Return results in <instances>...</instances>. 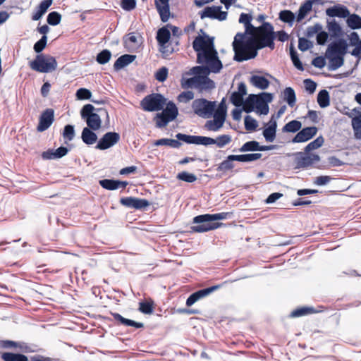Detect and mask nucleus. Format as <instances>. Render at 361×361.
Here are the masks:
<instances>
[{
    "label": "nucleus",
    "mask_w": 361,
    "mask_h": 361,
    "mask_svg": "<svg viewBox=\"0 0 361 361\" xmlns=\"http://www.w3.org/2000/svg\"><path fill=\"white\" fill-rule=\"evenodd\" d=\"M249 35L252 36L261 49L265 47L274 49L275 32L270 23L264 22L262 25L255 27Z\"/></svg>",
    "instance_id": "obj_3"
},
{
    "label": "nucleus",
    "mask_w": 361,
    "mask_h": 361,
    "mask_svg": "<svg viewBox=\"0 0 361 361\" xmlns=\"http://www.w3.org/2000/svg\"><path fill=\"white\" fill-rule=\"evenodd\" d=\"M257 94H250L243 103V109L246 113H250L254 111L256 104Z\"/></svg>",
    "instance_id": "obj_37"
},
{
    "label": "nucleus",
    "mask_w": 361,
    "mask_h": 361,
    "mask_svg": "<svg viewBox=\"0 0 361 361\" xmlns=\"http://www.w3.org/2000/svg\"><path fill=\"white\" fill-rule=\"evenodd\" d=\"M171 37L170 31L166 27L160 28L157 35V39L160 45V51L163 54L169 55V51L166 50L167 46L166 44L169 41Z\"/></svg>",
    "instance_id": "obj_22"
},
{
    "label": "nucleus",
    "mask_w": 361,
    "mask_h": 361,
    "mask_svg": "<svg viewBox=\"0 0 361 361\" xmlns=\"http://www.w3.org/2000/svg\"><path fill=\"white\" fill-rule=\"evenodd\" d=\"M194 93L192 91H185L181 92L177 97L178 102L188 103L190 100L193 99Z\"/></svg>",
    "instance_id": "obj_57"
},
{
    "label": "nucleus",
    "mask_w": 361,
    "mask_h": 361,
    "mask_svg": "<svg viewBox=\"0 0 361 361\" xmlns=\"http://www.w3.org/2000/svg\"><path fill=\"white\" fill-rule=\"evenodd\" d=\"M166 99L159 93H153L145 97L140 102L141 108L145 111H157L163 109Z\"/></svg>",
    "instance_id": "obj_7"
},
{
    "label": "nucleus",
    "mask_w": 361,
    "mask_h": 361,
    "mask_svg": "<svg viewBox=\"0 0 361 361\" xmlns=\"http://www.w3.org/2000/svg\"><path fill=\"white\" fill-rule=\"evenodd\" d=\"M295 18V16L291 11L283 10L279 13V19L284 23L292 25Z\"/></svg>",
    "instance_id": "obj_46"
},
{
    "label": "nucleus",
    "mask_w": 361,
    "mask_h": 361,
    "mask_svg": "<svg viewBox=\"0 0 361 361\" xmlns=\"http://www.w3.org/2000/svg\"><path fill=\"white\" fill-rule=\"evenodd\" d=\"M63 136L68 141H71L75 136L74 127L71 125H66L64 127Z\"/></svg>",
    "instance_id": "obj_59"
},
{
    "label": "nucleus",
    "mask_w": 361,
    "mask_h": 361,
    "mask_svg": "<svg viewBox=\"0 0 361 361\" xmlns=\"http://www.w3.org/2000/svg\"><path fill=\"white\" fill-rule=\"evenodd\" d=\"M317 102L322 108H325L330 104V97L327 90H322L318 93Z\"/></svg>",
    "instance_id": "obj_41"
},
{
    "label": "nucleus",
    "mask_w": 361,
    "mask_h": 361,
    "mask_svg": "<svg viewBox=\"0 0 361 361\" xmlns=\"http://www.w3.org/2000/svg\"><path fill=\"white\" fill-rule=\"evenodd\" d=\"M283 99L288 104L293 107L295 104L296 96L294 90L292 87H286L283 91Z\"/></svg>",
    "instance_id": "obj_39"
},
{
    "label": "nucleus",
    "mask_w": 361,
    "mask_h": 361,
    "mask_svg": "<svg viewBox=\"0 0 361 361\" xmlns=\"http://www.w3.org/2000/svg\"><path fill=\"white\" fill-rule=\"evenodd\" d=\"M127 181H121L112 179H104L99 180V185L104 189L114 190L119 188H126L128 185Z\"/></svg>",
    "instance_id": "obj_23"
},
{
    "label": "nucleus",
    "mask_w": 361,
    "mask_h": 361,
    "mask_svg": "<svg viewBox=\"0 0 361 361\" xmlns=\"http://www.w3.org/2000/svg\"><path fill=\"white\" fill-rule=\"evenodd\" d=\"M324 140L322 136H319L314 140L310 142L305 147V152L306 153L310 152L312 150L317 149L322 147L324 144Z\"/></svg>",
    "instance_id": "obj_45"
},
{
    "label": "nucleus",
    "mask_w": 361,
    "mask_h": 361,
    "mask_svg": "<svg viewBox=\"0 0 361 361\" xmlns=\"http://www.w3.org/2000/svg\"><path fill=\"white\" fill-rule=\"evenodd\" d=\"M227 216L228 213L226 212L198 215L193 219V223L198 225L192 226L191 229L196 233H204L216 229L223 224L214 222V221L225 219L227 218Z\"/></svg>",
    "instance_id": "obj_4"
},
{
    "label": "nucleus",
    "mask_w": 361,
    "mask_h": 361,
    "mask_svg": "<svg viewBox=\"0 0 361 361\" xmlns=\"http://www.w3.org/2000/svg\"><path fill=\"white\" fill-rule=\"evenodd\" d=\"M111 56V52L107 49H104L97 54V61L100 64H105L110 60Z\"/></svg>",
    "instance_id": "obj_53"
},
{
    "label": "nucleus",
    "mask_w": 361,
    "mask_h": 361,
    "mask_svg": "<svg viewBox=\"0 0 361 361\" xmlns=\"http://www.w3.org/2000/svg\"><path fill=\"white\" fill-rule=\"evenodd\" d=\"M91 96V92L86 88H80L76 92V97L78 99H89Z\"/></svg>",
    "instance_id": "obj_63"
},
{
    "label": "nucleus",
    "mask_w": 361,
    "mask_h": 361,
    "mask_svg": "<svg viewBox=\"0 0 361 361\" xmlns=\"http://www.w3.org/2000/svg\"><path fill=\"white\" fill-rule=\"evenodd\" d=\"M230 100L233 105L238 107L242 106L243 103V96L234 92L231 94Z\"/></svg>",
    "instance_id": "obj_61"
},
{
    "label": "nucleus",
    "mask_w": 361,
    "mask_h": 361,
    "mask_svg": "<svg viewBox=\"0 0 361 361\" xmlns=\"http://www.w3.org/2000/svg\"><path fill=\"white\" fill-rule=\"evenodd\" d=\"M294 156L295 169H306L320 161L319 156L314 153L300 152L295 153Z\"/></svg>",
    "instance_id": "obj_11"
},
{
    "label": "nucleus",
    "mask_w": 361,
    "mask_h": 361,
    "mask_svg": "<svg viewBox=\"0 0 361 361\" xmlns=\"http://www.w3.org/2000/svg\"><path fill=\"white\" fill-rule=\"evenodd\" d=\"M250 82L256 87L265 90L269 85V81L264 76L261 75H252L250 78Z\"/></svg>",
    "instance_id": "obj_32"
},
{
    "label": "nucleus",
    "mask_w": 361,
    "mask_h": 361,
    "mask_svg": "<svg viewBox=\"0 0 361 361\" xmlns=\"http://www.w3.org/2000/svg\"><path fill=\"white\" fill-rule=\"evenodd\" d=\"M277 123L274 116L270 119L268 126L263 130V135L268 142H273L276 138Z\"/></svg>",
    "instance_id": "obj_26"
},
{
    "label": "nucleus",
    "mask_w": 361,
    "mask_h": 361,
    "mask_svg": "<svg viewBox=\"0 0 361 361\" xmlns=\"http://www.w3.org/2000/svg\"><path fill=\"white\" fill-rule=\"evenodd\" d=\"M177 178L178 180L187 182V183H193L196 181L197 176L193 174L188 173L187 171H183L180 173H178L177 175Z\"/></svg>",
    "instance_id": "obj_51"
},
{
    "label": "nucleus",
    "mask_w": 361,
    "mask_h": 361,
    "mask_svg": "<svg viewBox=\"0 0 361 361\" xmlns=\"http://www.w3.org/2000/svg\"><path fill=\"white\" fill-rule=\"evenodd\" d=\"M192 107L195 114L202 118H209L214 112L216 102L197 99L193 101Z\"/></svg>",
    "instance_id": "obj_9"
},
{
    "label": "nucleus",
    "mask_w": 361,
    "mask_h": 361,
    "mask_svg": "<svg viewBox=\"0 0 361 361\" xmlns=\"http://www.w3.org/2000/svg\"><path fill=\"white\" fill-rule=\"evenodd\" d=\"M169 1L170 0H154L156 9L163 23L167 22L171 16Z\"/></svg>",
    "instance_id": "obj_20"
},
{
    "label": "nucleus",
    "mask_w": 361,
    "mask_h": 361,
    "mask_svg": "<svg viewBox=\"0 0 361 361\" xmlns=\"http://www.w3.org/2000/svg\"><path fill=\"white\" fill-rule=\"evenodd\" d=\"M180 85L183 89H189L195 87L202 92L204 90H210L214 88V82L207 75H195L190 78L182 77Z\"/></svg>",
    "instance_id": "obj_6"
},
{
    "label": "nucleus",
    "mask_w": 361,
    "mask_h": 361,
    "mask_svg": "<svg viewBox=\"0 0 361 361\" xmlns=\"http://www.w3.org/2000/svg\"><path fill=\"white\" fill-rule=\"evenodd\" d=\"M329 59V69L334 71L341 67L344 63V57L342 56H334L326 54Z\"/></svg>",
    "instance_id": "obj_31"
},
{
    "label": "nucleus",
    "mask_w": 361,
    "mask_h": 361,
    "mask_svg": "<svg viewBox=\"0 0 361 361\" xmlns=\"http://www.w3.org/2000/svg\"><path fill=\"white\" fill-rule=\"evenodd\" d=\"M29 66L32 70L37 72L50 73L56 69L57 61L54 56L39 54L29 63Z\"/></svg>",
    "instance_id": "obj_5"
},
{
    "label": "nucleus",
    "mask_w": 361,
    "mask_h": 361,
    "mask_svg": "<svg viewBox=\"0 0 361 361\" xmlns=\"http://www.w3.org/2000/svg\"><path fill=\"white\" fill-rule=\"evenodd\" d=\"M156 146L166 145L172 148H179L181 146V142L177 140L162 138L155 141L154 143Z\"/></svg>",
    "instance_id": "obj_40"
},
{
    "label": "nucleus",
    "mask_w": 361,
    "mask_h": 361,
    "mask_svg": "<svg viewBox=\"0 0 361 361\" xmlns=\"http://www.w3.org/2000/svg\"><path fill=\"white\" fill-rule=\"evenodd\" d=\"M315 312L313 307H300L293 310L290 314V317H300L302 316L311 314Z\"/></svg>",
    "instance_id": "obj_36"
},
{
    "label": "nucleus",
    "mask_w": 361,
    "mask_h": 361,
    "mask_svg": "<svg viewBox=\"0 0 361 361\" xmlns=\"http://www.w3.org/2000/svg\"><path fill=\"white\" fill-rule=\"evenodd\" d=\"M262 155L260 153H255L235 155V157H231V158L232 159H236V161L240 162H250L259 159L262 157Z\"/></svg>",
    "instance_id": "obj_35"
},
{
    "label": "nucleus",
    "mask_w": 361,
    "mask_h": 361,
    "mask_svg": "<svg viewBox=\"0 0 361 361\" xmlns=\"http://www.w3.org/2000/svg\"><path fill=\"white\" fill-rule=\"evenodd\" d=\"M348 44L346 42L341 39L336 42L331 43L326 50V54L334 56H342L344 57L347 53Z\"/></svg>",
    "instance_id": "obj_19"
},
{
    "label": "nucleus",
    "mask_w": 361,
    "mask_h": 361,
    "mask_svg": "<svg viewBox=\"0 0 361 361\" xmlns=\"http://www.w3.org/2000/svg\"><path fill=\"white\" fill-rule=\"evenodd\" d=\"M231 157H235V155H229L226 159L220 163L216 169L218 171L226 172L229 170H232L234 168L233 161L236 159H232Z\"/></svg>",
    "instance_id": "obj_42"
},
{
    "label": "nucleus",
    "mask_w": 361,
    "mask_h": 361,
    "mask_svg": "<svg viewBox=\"0 0 361 361\" xmlns=\"http://www.w3.org/2000/svg\"><path fill=\"white\" fill-rule=\"evenodd\" d=\"M178 114V111L176 104L169 102L162 112L157 114L154 117L156 126L158 128L165 127L169 122L176 119Z\"/></svg>",
    "instance_id": "obj_8"
},
{
    "label": "nucleus",
    "mask_w": 361,
    "mask_h": 361,
    "mask_svg": "<svg viewBox=\"0 0 361 361\" xmlns=\"http://www.w3.org/2000/svg\"><path fill=\"white\" fill-rule=\"evenodd\" d=\"M221 287V285L213 286L204 289L199 290L193 293H192L186 300V305L190 307L195 302L198 301L199 300L207 297L210 293L214 292V290L219 289Z\"/></svg>",
    "instance_id": "obj_17"
},
{
    "label": "nucleus",
    "mask_w": 361,
    "mask_h": 361,
    "mask_svg": "<svg viewBox=\"0 0 361 361\" xmlns=\"http://www.w3.org/2000/svg\"><path fill=\"white\" fill-rule=\"evenodd\" d=\"M312 46V43L310 40H308L304 37L299 38L298 48L300 50H301L302 51H307V49L311 48Z\"/></svg>",
    "instance_id": "obj_64"
},
{
    "label": "nucleus",
    "mask_w": 361,
    "mask_h": 361,
    "mask_svg": "<svg viewBox=\"0 0 361 361\" xmlns=\"http://www.w3.org/2000/svg\"><path fill=\"white\" fill-rule=\"evenodd\" d=\"M120 203L126 207L134 208L136 209H141L149 205V203L147 200L133 197H122L120 200Z\"/></svg>",
    "instance_id": "obj_18"
},
{
    "label": "nucleus",
    "mask_w": 361,
    "mask_h": 361,
    "mask_svg": "<svg viewBox=\"0 0 361 361\" xmlns=\"http://www.w3.org/2000/svg\"><path fill=\"white\" fill-rule=\"evenodd\" d=\"M252 20V17L250 14L242 13L239 18V23L244 25L245 31V35H250V32L253 30V29L255 27L252 23L251 21Z\"/></svg>",
    "instance_id": "obj_30"
},
{
    "label": "nucleus",
    "mask_w": 361,
    "mask_h": 361,
    "mask_svg": "<svg viewBox=\"0 0 361 361\" xmlns=\"http://www.w3.org/2000/svg\"><path fill=\"white\" fill-rule=\"evenodd\" d=\"M139 310L144 314H152L154 311L153 301H145L140 302Z\"/></svg>",
    "instance_id": "obj_50"
},
{
    "label": "nucleus",
    "mask_w": 361,
    "mask_h": 361,
    "mask_svg": "<svg viewBox=\"0 0 361 361\" xmlns=\"http://www.w3.org/2000/svg\"><path fill=\"white\" fill-rule=\"evenodd\" d=\"M209 72L218 73L222 68V63L218 56L209 63L206 66Z\"/></svg>",
    "instance_id": "obj_48"
},
{
    "label": "nucleus",
    "mask_w": 361,
    "mask_h": 361,
    "mask_svg": "<svg viewBox=\"0 0 361 361\" xmlns=\"http://www.w3.org/2000/svg\"><path fill=\"white\" fill-rule=\"evenodd\" d=\"M135 59V56L124 54L116 59L114 64V68L116 71H118L132 63Z\"/></svg>",
    "instance_id": "obj_29"
},
{
    "label": "nucleus",
    "mask_w": 361,
    "mask_h": 361,
    "mask_svg": "<svg viewBox=\"0 0 361 361\" xmlns=\"http://www.w3.org/2000/svg\"><path fill=\"white\" fill-rule=\"evenodd\" d=\"M192 47L197 52V59L199 63L207 65L218 56L211 38L197 36L192 42Z\"/></svg>",
    "instance_id": "obj_2"
},
{
    "label": "nucleus",
    "mask_w": 361,
    "mask_h": 361,
    "mask_svg": "<svg viewBox=\"0 0 361 361\" xmlns=\"http://www.w3.org/2000/svg\"><path fill=\"white\" fill-rule=\"evenodd\" d=\"M88 128H84L82 132L81 138L82 141L90 145L94 144L97 140V135Z\"/></svg>",
    "instance_id": "obj_33"
},
{
    "label": "nucleus",
    "mask_w": 361,
    "mask_h": 361,
    "mask_svg": "<svg viewBox=\"0 0 361 361\" xmlns=\"http://www.w3.org/2000/svg\"><path fill=\"white\" fill-rule=\"evenodd\" d=\"M221 6H207L201 11L200 18L202 19L204 18H209L212 19H217L219 20H224L227 17V12L221 11Z\"/></svg>",
    "instance_id": "obj_15"
},
{
    "label": "nucleus",
    "mask_w": 361,
    "mask_h": 361,
    "mask_svg": "<svg viewBox=\"0 0 361 361\" xmlns=\"http://www.w3.org/2000/svg\"><path fill=\"white\" fill-rule=\"evenodd\" d=\"M176 137L178 140L188 144L202 145L204 146L214 145V138L205 136L189 135L178 133Z\"/></svg>",
    "instance_id": "obj_12"
},
{
    "label": "nucleus",
    "mask_w": 361,
    "mask_h": 361,
    "mask_svg": "<svg viewBox=\"0 0 361 361\" xmlns=\"http://www.w3.org/2000/svg\"><path fill=\"white\" fill-rule=\"evenodd\" d=\"M326 13L330 17L346 18L350 15L348 9L342 5H337L328 8Z\"/></svg>",
    "instance_id": "obj_24"
},
{
    "label": "nucleus",
    "mask_w": 361,
    "mask_h": 361,
    "mask_svg": "<svg viewBox=\"0 0 361 361\" xmlns=\"http://www.w3.org/2000/svg\"><path fill=\"white\" fill-rule=\"evenodd\" d=\"M154 77L159 82H164L168 77V68L161 67L156 72Z\"/></svg>",
    "instance_id": "obj_60"
},
{
    "label": "nucleus",
    "mask_w": 361,
    "mask_h": 361,
    "mask_svg": "<svg viewBox=\"0 0 361 361\" xmlns=\"http://www.w3.org/2000/svg\"><path fill=\"white\" fill-rule=\"evenodd\" d=\"M318 129L315 126L306 127L299 130L292 139V142H305L311 140L317 133Z\"/></svg>",
    "instance_id": "obj_16"
},
{
    "label": "nucleus",
    "mask_w": 361,
    "mask_h": 361,
    "mask_svg": "<svg viewBox=\"0 0 361 361\" xmlns=\"http://www.w3.org/2000/svg\"><path fill=\"white\" fill-rule=\"evenodd\" d=\"M61 16L56 11H52L47 16V23L51 25H56L60 23Z\"/></svg>",
    "instance_id": "obj_52"
},
{
    "label": "nucleus",
    "mask_w": 361,
    "mask_h": 361,
    "mask_svg": "<svg viewBox=\"0 0 361 361\" xmlns=\"http://www.w3.org/2000/svg\"><path fill=\"white\" fill-rule=\"evenodd\" d=\"M352 126L355 138L361 140V118L355 117L352 119Z\"/></svg>",
    "instance_id": "obj_49"
},
{
    "label": "nucleus",
    "mask_w": 361,
    "mask_h": 361,
    "mask_svg": "<svg viewBox=\"0 0 361 361\" xmlns=\"http://www.w3.org/2000/svg\"><path fill=\"white\" fill-rule=\"evenodd\" d=\"M235 53L234 60L238 62L254 59L257 51L261 49L251 35L247 37L245 33L238 32L233 42Z\"/></svg>",
    "instance_id": "obj_1"
},
{
    "label": "nucleus",
    "mask_w": 361,
    "mask_h": 361,
    "mask_svg": "<svg viewBox=\"0 0 361 361\" xmlns=\"http://www.w3.org/2000/svg\"><path fill=\"white\" fill-rule=\"evenodd\" d=\"M139 37L134 32L129 33L124 38L125 46L128 49H135L139 47L140 42Z\"/></svg>",
    "instance_id": "obj_34"
},
{
    "label": "nucleus",
    "mask_w": 361,
    "mask_h": 361,
    "mask_svg": "<svg viewBox=\"0 0 361 361\" xmlns=\"http://www.w3.org/2000/svg\"><path fill=\"white\" fill-rule=\"evenodd\" d=\"M94 110V107L92 104H87L83 106L80 114L82 118L86 120L88 128L97 130L101 128L102 120L97 114L93 112Z\"/></svg>",
    "instance_id": "obj_10"
},
{
    "label": "nucleus",
    "mask_w": 361,
    "mask_h": 361,
    "mask_svg": "<svg viewBox=\"0 0 361 361\" xmlns=\"http://www.w3.org/2000/svg\"><path fill=\"white\" fill-rule=\"evenodd\" d=\"M319 0H307L301 4L299 8L298 16L296 18L297 22H301L306 16L312 11V6L314 2H317Z\"/></svg>",
    "instance_id": "obj_25"
},
{
    "label": "nucleus",
    "mask_w": 361,
    "mask_h": 361,
    "mask_svg": "<svg viewBox=\"0 0 361 361\" xmlns=\"http://www.w3.org/2000/svg\"><path fill=\"white\" fill-rule=\"evenodd\" d=\"M259 142L257 141H248L240 148V152L258 151Z\"/></svg>",
    "instance_id": "obj_55"
},
{
    "label": "nucleus",
    "mask_w": 361,
    "mask_h": 361,
    "mask_svg": "<svg viewBox=\"0 0 361 361\" xmlns=\"http://www.w3.org/2000/svg\"><path fill=\"white\" fill-rule=\"evenodd\" d=\"M302 127L300 121L293 120L287 123L282 128L283 133H296L298 132Z\"/></svg>",
    "instance_id": "obj_38"
},
{
    "label": "nucleus",
    "mask_w": 361,
    "mask_h": 361,
    "mask_svg": "<svg viewBox=\"0 0 361 361\" xmlns=\"http://www.w3.org/2000/svg\"><path fill=\"white\" fill-rule=\"evenodd\" d=\"M290 57L291 60L294 64V66L300 71H303L304 68L303 66L300 61L297 52L294 50L293 47L290 48Z\"/></svg>",
    "instance_id": "obj_58"
},
{
    "label": "nucleus",
    "mask_w": 361,
    "mask_h": 361,
    "mask_svg": "<svg viewBox=\"0 0 361 361\" xmlns=\"http://www.w3.org/2000/svg\"><path fill=\"white\" fill-rule=\"evenodd\" d=\"M257 122L250 116L245 117V128L248 131H254L257 128Z\"/></svg>",
    "instance_id": "obj_54"
},
{
    "label": "nucleus",
    "mask_w": 361,
    "mask_h": 361,
    "mask_svg": "<svg viewBox=\"0 0 361 361\" xmlns=\"http://www.w3.org/2000/svg\"><path fill=\"white\" fill-rule=\"evenodd\" d=\"M272 96L269 93L257 94L255 108L260 114L267 115L269 113L267 102H271Z\"/></svg>",
    "instance_id": "obj_21"
},
{
    "label": "nucleus",
    "mask_w": 361,
    "mask_h": 361,
    "mask_svg": "<svg viewBox=\"0 0 361 361\" xmlns=\"http://www.w3.org/2000/svg\"><path fill=\"white\" fill-rule=\"evenodd\" d=\"M52 4V0H43L37 6L36 11L32 16V20H39Z\"/></svg>",
    "instance_id": "obj_27"
},
{
    "label": "nucleus",
    "mask_w": 361,
    "mask_h": 361,
    "mask_svg": "<svg viewBox=\"0 0 361 361\" xmlns=\"http://www.w3.org/2000/svg\"><path fill=\"white\" fill-rule=\"evenodd\" d=\"M54 121V111L53 109H45L39 116V123L37 130L43 132L47 130Z\"/></svg>",
    "instance_id": "obj_14"
},
{
    "label": "nucleus",
    "mask_w": 361,
    "mask_h": 361,
    "mask_svg": "<svg viewBox=\"0 0 361 361\" xmlns=\"http://www.w3.org/2000/svg\"><path fill=\"white\" fill-rule=\"evenodd\" d=\"M347 20L348 25L353 30L361 28V17L357 14L349 15Z\"/></svg>",
    "instance_id": "obj_44"
},
{
    "label": "nucleus",
    "mask_w": 361,
    "mask_h": 361,
    "mask_svg": "<svg viewBox=\"0 0 361 361\" xmlns=\"http://www.w3.org/2000/svg\"><path fill=\"white\" fill-rule=\"evenodd\" d=\"M114 319L120 322L121 324L127 326H133L136 329H140L144 327V324L141 322H137L133 320L124 318L118 313H111Z\"/></svg>",
    "instance_id": "obj_28"
},
{
    "label": "nucleus",
    "mask_w": 361,
    "mask_h": 361,
    "mask_svg": "<svg viewBox=\"0 0 361 361\" xmlns=\"http://www.w3.org/2000/svg\"><path fill=\"white\" fill-rule=\"evenodd\" d=\"M205 127L209 130L217 131L222 126H220V122L214 118V120H209L206 122Z\"/></svg>",
    "instance_id": "obj_62"
},
{
    "label": "nucleus",
    "mask_w": 361,
    "mask_h": 361,
    "mask_svg": "<svg viewBox=\"0 0 361 361\" xmlns=\"http://www.w3.org/2000/svg\"><path fill=\"white\" fill-rule=\"evenodd\" d=\"M1 357L4 361H28L27 356L12 353H4Z\"/></svg>",
    "instance_id": "obj_43"
},
{
    "label": "nucleus",
    "mask_w": 361,
    "mask_h": 361,
    "mask_svg": "<svg viewBox=\"0 0 361 361\" xmlns=\"http://www.w3.org/2000/svg\"><path fill=\"white\" fill-rule=\"evenodd\" d=\"M120 135L116 132H108L105 133L99 140L96 148L104 150L109 149L118 142Z\"/></svg>",
    "instance_id": "obj_13"
},
{
    "label": "nucleus",
    "mask_w": 361,
    "mask_h": 361,
    "mask_svg": "<svg viewBox=\"0 0 361 361\" xmlns=\"http://www.w3.org/2000/svg\"><path fill=\"white\" fill-rule=\"evenodd\" d=\"M231 136L229 135H221L214 139V144L219 148H222L231 142Z\"/></svg>",
    "instance_id": "obj_47"
},
{
    "label": "nucleus",
    "mask_w": 361,
    "mask_h": 361,
    "mask_svg": "<svg viewBox=\"0 0 361 361\" xmlns=\"http://www.w3.org/2000/svg\"><path fill=\"white\" fill-rule=\"evenodd\" d=\"M47 42V37L46 35H43L42 38L34 44V51L39 54V53H41L46 47Z\"/></svg>",
    "instance_id": "obj_56"
}]
</instances>
